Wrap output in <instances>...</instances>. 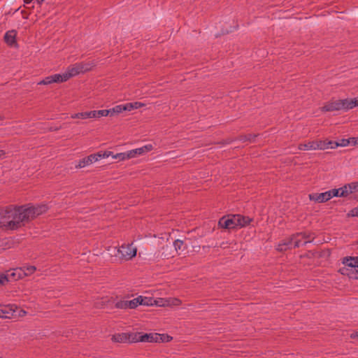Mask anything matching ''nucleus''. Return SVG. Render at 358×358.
I'll list each match as a JSON object with an SVG mask.
<instances>
[{"label": "nucleus", "mask_w": 358, "mask_h": 358, "mask_svg": "<svg viewBox=\"0 0 358 358\" xmlns=\"http://www.w3.org/2000/svg\"><path fill=\"white\" fill-rule=\"evenodd\" d=\"M10 220L7 222V229L17 230L29 222L28 219H24L23 216L27 217L25 206H13L9 205Z\"/></svg>", "instance_id": "obj_1"}, {"label": "nucleus", "mask_w": 358, "mask_h": 358, "mask_svg": "<svg viewBox=\"0 0 358 358\" xmlns=\"http://www.w3.org/2000/svg\"><path fill=\"white\" fill-rule=\"evenodd\" d=\"M357 103L352 99L330 100L321 108L322 112H334L341 110H348L355 107Z\"/></svg>", "instance_id": "obj_2"}, {"label": "nucleus", "mask_w": 358, "mask_h": 358, "mask_svg": "<svg viewBox=\"0 0 358 358\" xmlns=\"http://www.w3.org/2000/svg\"><path fill=\"white\" fill-rule=\"evenodd\" d=\"M342 263L346 266L339 269L342 275H348L352 279H358V256L345 257L343 259Z\"/></svg>", "instance_id": "obj_3"}, {"label": "nucleus", "mask_w": 358, "mask_h": 358, "mask_svg": "<svg viewBox=\"0 0 358 358\" xmlns=\"http://www.w3.org/2000/svg\"><path fill=\"white\" fill-rule=\"evenodd\" d=\"M25 210L27 213V217L23 216L24 219H28L29 222L34 220L38 216L46 213L49 209L46 204H36L35 206H31L30 203L26 204Z\"/></svg>", "instance_id": "obj_4"}, {"label": "nucleus", "mask_w": 358, "mask_h": 358, "mask_svg": "<svg viewBox=\"0 0 358 358\" xmlns=\"http://www.w3.org/2000/svg\"><path fill=\"white\" fill-rule=\"evenodd\" d=\"M301 246V239L296 238L294 234L288 238L282 239L278 243L276 250L279 252H285L292 248Z\"/></svg>", "instance_id": "obj_5"}, {"label": "nucleus", "mask_w": 358, "mask_h": 358, "mask_svg": "<svg viewBox=\"0 0 358 358\" xmlns=\"http://www.w3.org/2000/svg\"><path fill=\"white\" fill-rule=\"evenodd\" d=\"M218 227L228 229V230H234L238 229L237 221H236V214H227L226 215L222 216L218 221Z\"/></svg>", "instance_id": "obj_6"}, {"label": "nucleus", "mask_w": 358, "mask_h": 358, "mask_svg": "<svg viewBox=\"0 0 358 358\" xmlns=\"http://www.w3.org/2000/svg\"><path fill=\"white\" fill-rule=\"evenodd\" d=\"M120 257L125 260H129L136 256L137 248L133 246V243L122 245L117 250Z\"/></svg>", "instance_id": "obj_7"}, {"label": "nucleus", "mask_w": 358, "mask_h": 358, "mask_svg": "<svg viewBox=\"0 0 358 358\" xmlns=\"http://www.w3.org/2000/svg\"><path fill=\"white\" fill-rule=\"evenodd\" d=\"M135 332L118 333L113 336L111 340L115 343H135Z\"/></svg>", "instance_id": "obj_8"}, {"label": "nucleus", "mask_w": 358, "mask_h": 358, "mask_svg": "<svg viewBox=\"0 0 358 358\" xmlns=\"http://www.w3.org/2000/svg\"><path fill=\"white\" fill-rule=\"evenodd\" d=\"M90 64L76 63L72 66H69L67 73L71 78L78 75L80 73H85L90 70Z\"/></svg>", "instance_id": "obj_9"}, {"label": "nucleus", "mask_w": 358, "mask_h": 358, "mask_svg": "<svg viewBox=\"0 0 358 358\" xmlns=\"http://www.w3.org/2000/svg\"><path fill=\"white\" fill-rule=\"evenodd\" d=\"M136 336H135V343L137 342H148V343H157L158 333H143V332H135Z\"/></svg>", "instance_id": "obj_10"}, {"label": "nucleus", "mask_w": 358, "mask_h": 358, "mask_svg": "<svg viewBox=\"0 0 358 358\" xmlns=\"http://www.w3.org/2000/svg\"><path fill=\"white\" fill-rule=\"evenodd\" d=\"M9 206L0 208V229H7V222L10 220V209Z\"/></svg>", "instance_id": "obj_11"}, {"label": "nucleus", "mask_w": 358, "mask_h": 358, "mask_svg": "<svg viewBox=\"0 0 358 358\" xmlns=\"http://www.w3.org/2000/svg\"><path fill=\"white\" fill-rule=\"evenodd\" d=\"M99 155H96L95 153L90 155L81 159L79 160L78 164L76 165V169L83 168L86 166H88L93 162L99 161Z\"/></svg>", "instance_id": "obj_12"}, {"label": "nucleus", "mask_w": 358, "mask_h": 358, "mask_svg": "<svg viewBox=\"0 0 358 358\" xmlns=\"http://www.w3.org/2000/svg\"><path fill=\"white\" fill-rule=\"evenodd\" d=\"M310 201H314L317 203H324L331 199L330 192L327 191L322 193H312L309 194Z\"/></svg>", "instance_id": "obj_13"}, {"label": "nucleus", "mask_w": 358, "mask_h": 358, "mask_svg": "<svg viewBox=\"0 0 358 358\" xmlns=\"http://www.w3.org/2000/svg\"><path fill=\"white\" fill-rule=\"evenodd\" d=\"M138 301L137 299V297L132 300H130V301L120 300L115 303V306L117 308H121V309H127V308L134 309L138 306Z\"/></svg>", "instance_id": "obj_14"}, {"label": "nucleus", "mask_w": 358, "mask_h": 358, "mask_svg": "<svg viewBox=\"0 0 358 358\" xmlns=\"http://www.w3.org/2000/svg\"><path fill=\"white\" fill-rule=\"evenodd\" d=\"M16 36L17 31L15 29L6 31L3 37L5 43L10 47L17 46V43L16 41Z\"/></svg>", "instance_id": "obj_15"}, {"label": "nucleus", "mask_w": 358, "mask_h": 358, "mask_svg": "<svg viewBox=\"0 0 358 358\" xmlns=\"http://www.w3.org/2000/svg\"><path fill=\"white\" fill-rule=\"evenodd\" d=\"M153 149V146L151 144L144 145L141 148L134 149L128 151V156L131 158L136 157L138 155H143Z\"/></svg>", "instance_id": "obj_16"}, {"label": "nucleus", "mask_w": 358, "mask_h": 358, "mask_svg": "<svg viewBox=\"0 0 358 358\" xmlns=\"http://www.w3.org/2000/svg\"><path fill=\"white\" fill-rule=\"evenodd\" d=\"M10 281H16L26 276L22 268H16L13 270L8 271Z\"/></svg>", "instance_id": "obj_17"}, {"label": "nucleus", "mask_w": 358, "mask_h": 358, "mask_svg": "<svg viewBox=\"0 0 358 358\" xmlns=\"http://www.w3.org/2000/svg\"><path fill=\"white\" fill-rule=\"evenodd\" d=\"M294 236L296 238L301 239V245L311 243L315 238L313 234L306 232L296 233Z\"/></svg>", "instance_id": "obj_18"}, {"label": "nucleus", "mask_w": 358, "mask_h": 358, "mask_svg": "<svg viewBox=\"0 0 358 358\" xmlns=\"http://www.w3.org/2000/svg\"><path fill=\"white\" fill-rule=\"evenodd\" d=\"M330 192L331 199L336 196V197H346L348 196V190L347 189V187L343 185L342 187L338 189H332L329 190Z\"/></svg>", "instance_id": "obj_19"}, {"label": "nucleus", "mask_w": 358, "mask_h": 358, "mask_svg": "<svg viewBox=\"0 0 358 358\" xmlns=\"http://www.w3.org/2000/svg\"><path fill=\"white\" fill-rule=\"evenodd\" d=\"M236 215L238 229H241L249 225L252 221V219L250 218L248 216H244L240 214Z\"/></svg>", "instance_id": "obj_20"}, {"label": "nucleus", "mask_w": 358, "mask_h": 358, "mask_svg": "<svg viewBox=\"0 0 358 358\" xmlns=\"http://www.w3.org/2000/svg\"><path fill=\"white\" fill-rule=\"evenodd\" d=\"M53 83H61L67 81L71 78V76H69L67 71L62 74H54L52 75Z\"/></svg>", "instance_id": "obj_21"}, {"label": "nucleus", "mask_w": 358, "mask_h": 358, "mask_svg": "<svg viewBox=\"0 0 358 358\" xmlns=\"http://www.w3.org/2000/svg\"><path fill=\"white\" fill-rule=\"evenodd\" d=\"M137 299L138 301V305H143V306H152L153 302H155V299L152 297H146L143 296H139L137 297Z\"/></svg>", "instance_id": "obj_22"}, {"label": "nucleus", "mask_w": 358, "mask_h": 358, "mask_svg": "<svg viewBox=\"0 0 358 358\" xmlns=\"http://www.w3.org/2000/svg\"><path fill=\"white\" fill-rule=\"evenodd\" d=\"M298 148L300 150H316V143L313 141H309L306 143H300Z\"/></svg>", "instance_id": "obj_23"}, {"label": "nucleus", "mask_w": 358, "mask_h": 358, "mask_svg": "<svg viewBox=\"0 0 358 358\" xmlns=\"http://www.w3.org/2000/svg\"><path fill=\"white\" fill-rule=\"evenodd\" d=\"M173 246L176 252H178V251L184 252L187 248V244L185 243L183 241L179 239H177L173 242Z\"/></svg>", "instance_id": "obj_24"}, {"label": "nucleus", "mask_w": 358, "mask_h": 358, "mask_svg": "<svg viewBox=\"0 0 358 358\" xmlns=\"http://www.w3.org/2000/svg\"><path fill=\"white\" fill-rule=\"evenodd\" d=\"M257 136V134H248L246 135H240L236 139L240 141H242V142H246V141L254 142L255 139Z\"/></svg>", "instance_id": "obj_25"}, {"label": "nucleus", "mask_w": 358, "mask_h": 358, "mask_svg": "<svg viewBox=\"0 0 358 358\" xmlns=\"http://www.w3.org/2000/svg\"><path fill=\"white\" fill-rule=\"evenodd\" d=\"M345 186L347 187V189L348 190V195L358 192V181L345 184Z\"/></svg>", "instance_id": "obj_26"}, {"label": "nucleus", "mask_w": 358, "mask_h": 358, "mask_svg": "<svg viewBox=\"0 0 358 358\" xmlns=\"http://www.w3.org/2000/svg\"><path fill=\"white\" fill-rule=\"evenodd\" d=\"M171 249V247L166 245L162 248V253L161 257L163 259H169V257H173L171 252H169V250Z\"/></svg>", "instance_id": "obj_27"}, {"label": "nucleus", "mask_w": 358, "mask_h": 358, "mask_svg": "<svg viewBox=\"0 0 358 358\" xmlns=\"http://www.w3.org/2000/svg\"><path fill=\"white\" fill-rule=\"evenodd\" d=\"M173 338L167 334H159V336H157V343H168Z\"/></svg>", "instance_id": "obj_28"}, {"label": "nucleus", "mask_w": 358, "mask_h": 358, "mask_svg": "<svg viewBox=\"0 0 358 358\" xmlns=\"http://www.w3.org/2000/svg\"><path fill=\"white\" fill-rule=\"evenodd\" d=\"M110 110L112 116L115 114L121 113L125 111L124 104H120V105L115 106V107H113V108H110Z\"/></svg>", "instance_id": "obj_29"}, {"label": "nucleus", "mask_w": 358, "mask_h": 358, "mask_svg": "<svg viewBox=\"0 0 358 358\" xmlns=\"http://www.w3.org/2000/svg\"><path fill=\"white\" fill-rule=\"evenodd\" d=\"M153 306L163 307L166 306H169V303L168 300H165L162 298H158L155 299V302H153Z\"/></svg>", "instance_id": "obj_30"}, {"label": "nucleus", "mask_w": 358, "mask_h": 358, "mask_svg": "<svg viewBox=\"0 0 358 358\" xmlns=\"http://www.w3.org/2000/svg\"><path fill=\"white\" fill-rule=\"evenodd\" d=\"M113 158L115 159H118V161H122L127 159H131L130 157L128 156V152H120L117 153L116 155H113Z\"/></svg>", "instance_id": "obj_31"}, {"label": "nucleus", "mask_w": 358, "mask_h": 358, "mask_svg": "<svg viewBox=\"0 0 358 358\" xmlns=\"http://www.w3.org/2000/svg\"><path fill=\"white\" fill-rule=\"evenodd\" d=\"M106 116H112L110 109L96 110V117H106Z\"/></svg>", "instance_id": "obj_32"}, {"label": "nucleus", "mask_w": 358, "mask_h": 358, "mask_svg": "<svg viewBox=\"0 0 358 358\" xmlns=\"http://www.w3.org/2000/svg\"><path fill=\"white\" fill-rule=\"evenodd\" d=\"M316 150H325L328 148L327 141H315Z\"/></svg>", "instance_id": "obj_33"}, {"label": "nucleus", "mask_w": 358, "mask_h": 358, "mask_svg": "<svg viewBox=\"0 0 358 358\" xmlns=\"http://www.w3.org/2000/svg\"><path fill=\"white\" fill-rule=\"evenodd\" d=\"M95 154L99 155V160L102 159V158L108 157L109 156H112L113 157V152L107 151V150H106V151H100V152H96Z\"/></svg>", "instance_id": "obj_34"}, {"label": "nucleus", "mask_w": 358, "mask_h": 358, "mask_svg": "<svg viewBox=\"0 0 358 358\" xmlns=\"http://www.w3.org/2000/svg\"><path fill=\"white\" fill-rule=\"evenodd\" d=\"M9 275L8 273H1L0 274V285H4L6 282H9Z\"/></svg>", "instance_id": "obj_35"}, {"label": "nucleus", "mask_w": 358, "mask_h": 358, "mask_svg": "<svg viewBox=\"0 0 358 358\" xmlns=\"http://www.w3.org/2000/svg\"><path fill=\"white\" fill-rule=\"evenodd\" d=\"M24 272L26 273V276H28L32 274L36 271V267L34 266H29L27 267H23Z\"/></svg>", "instance_id": "obj_36"}, {"label": "nucleus", "mask_w": 358, "mask_h": 358, "mask_svg": "<svg viewBox=\"0 0 358 358\" xmlns=\"http://www.w3.org/2000/svg\"><path fill=\"white\" fill-rule=\"evenodd\" d=\"M347 217H358V206L354 208H352L351 210H350L347 213Z\"/></svg>", "instance_id": "obj_37"}, {"label": "nucleus", "mask_w": 358, "mask_h": 358, "mask_svg": "<svg viewBox=\"0 0 358 358\" xmlns=\"http://www.w3.org/2000/svg\"><path fill=\"white\" fill-rule=\"evenodd\" d=\"M71 118L87 119L85 112L75 113L71 115Z\"/></svg>", "instance_id": "obj_38"}, {"label": "nucleus", "mask_w": 358, "mask_h": 358, "mask_svg": "<svg viewBox=\"0 0 358 358\" xmlns=\"http://www.w3.org/2000/svg\"><path fill=\"white\" fill-rule=\"evenodd\" d=\"M338 146L345 147L350 144V139L349 138H343L339 142H338Z\"/></svg>", "instance_id": "obj_39"}, {"label": "nucleus", "mask_w": 358, "mask_h": 358, "mask_svg": "<svg viewBox=\"0 0 358 358\" xmlns=\"http://www.w3.org/2000/svg\"><path fill=\"white\" fill-rule=\"evenodd\" d=\"M87 118H94L96 117V110H91L85 112Z\"/></svg>", "instance_id": "obj_40"}, {"label": "nucleus", "mask_w": 358, "mask_h": 358, "mask_svg": "<svg viewBox=\"0 0 358 358\" xmlns=\"http://www.w3.org/2000/svg\"><path fill=\"white\" fill-rule=\"evenodd\" d=\"M327 145H328V148H335L338 147V144L337 141H327Z\"/></svg>", "instance_id": "obj_41"}, {"label": "nucleus", "mask_w": 358, "mask_h": 358, "mask_svg": "<svg viewBox=\"0 0 358 358\" xmlns=\"http://www.w3.org/2000/svg\"><path fill=\"white\" fill-rule=\"evenodd\" d=\"M125 111H131L134 110V106L131 102L127 103L124 104Z\"/></svg>", "instance_id": "obj_42"}, {"label": "nucleus", "mask_w": 358, "mask_h": 358, "mask_svg": "<svg viewBox=\"0 0 358 358\" xmlns=\"http://www.w3.org/2000/svg\"><path fill=\"white\" fill-rule=\"evenodd\" d=\"M131 103H133V106H134V110L140 108L141 107H143L145 106V103L138 102V101H135V102H131Z\"/></svg>", "instance_id": "obj_43"}, {"label": "nucleus", "mask_w": 358, "mask_h": 358, "mask_svg": "<svg viewBox=\"0 0 358 358\" xmlns=\"http://www.w3.org/2000/svg\"><path fill=\"white\" fill-rule=\"evenodd\" d=\"M235 140H236V139L229 138L223 140L222 141L220 142L219 143L223 144V145L229 144V143H232L233 141H234Z\"/></svg>", "instance_id": "obj_44"}, {"label": "nucleus", "mask_w": 358, "mask_h": 358, "mask_svg": "<svg viewBox=\"0 0 358 358\" xmlns=\"http://www.w3.org/2000/svg\"><path fill=\"white\" fill-rule=\"evenodd\" d=\"M44 80H45V83L46 85L53 83V80H52V76L45 77L44 78Z\"/></svg>", "instance_id": "obj_45"}, {"label": "nucleus", "mask_w": 358, "mask_h": 358, "mask_svg": "<svg viewBox=\"0 0 358 358\" xmlns=\"http://www.w3.org/2000/svg\"><path fill=\"white\" fill-rule=\"evenodd\" d=\"M66 125V123H64V124H63V126H59V127H51L50 128V131H58V130H59L61 128L64 127Z\"/></svg>", "instance_id": "obj_46"}, {"label": "nucleus", "mask_w": 358, "mask_h": 358, "mask_svg": "<svg viewBox=\"0 0 358 358\" xmlns=\"http://www.w3.org/2000/svg\"><path fill=\"white\" fill-rule=\"evenodd\" d=\"M349 139H350V144H352L354 145H357V138L355 137H352V138H349Z\"/></svg>", "instance_id": "obj_47"}, {"label": "nucleus", "mask_w": 358, "mask_h": 358, "mask_svg": "<svg viewBox=\"0 0 358 358\" xmlns=\"http://www.w3.org/2000/svg\"><path fill=\"white\" fill-rule=\"evenodd\" d=\"M181 303L180 300L178 299H173V305H179Z\"/></svg>", "instance_id": "obj_48"}, {"label": "nucleus", "mask_w": 358, "mask_h": 358, "mask_svg": "<svg viewBox=\"0 0 358 358\" xmlns=\"http://www.w3.org/2000/svg\"><path fill=\"white\" fill-rule=\"evenodd\" d=\"M350 337L352 338H357L358 339V331L355 332V333H353V334H352Z\"/></svg>", "instance_id": "obj_49"}, {"label": "nucleus", "mask_w": 358, "mask_h": 358, "mask_svg": "<svg viewBox=\"0 0 358 358\" xmlns=\"http://www.w3.org/2000/svg\"><path fill=\"white\" fill-rule=\"evenodd\" d=\"M6 155V152L3 150H0V158H3Z\"/></svg>", "instance_id": "obj_50"}, {"label": "nucleus", "mask_w": 358, "mask_h": 358, "mask_svg": "<svg viewBox=\"0 0 358 358\" xmlns=\"http://www.w3.org/2000/svg\"><path fill=\"white\" fill-rule=\"evenodd\" d=\"M0 312H1V315H8V314H9V313H10L8 310H2V309H1V310H0Z\"/></svg>", "instance_id": "obj_51"}, {"label": "nucleus", "mask_w": 358, "mask_h": 358, "mask_svg": "<svg viewBox=\"0 0 358 358\" xmlns=\"http://www.w3.org/2000/svg\"><path fill=\"white\" fill-rule=\"evenodd\" d=\"M352 101H355V103H357L355 105V106H358V97L352 99Z\"/></svg>", "instance_id": "obj_52"}, {"label": "nucleus", "mask_w": 358, "mask_h": 358, "mask_svg": "<svg viewBox=\"0 0 358 358\" xmlns=\"http://www.w3.org/2000/svg\"><path fill=\"white\" fill-rule=\"evenodd\" d=\"M34 0H24V3L26 4H29L31 3Z\"/></svg>", "instance_id": "obj_53"}, {"label": "nucleus", "mask_w": 358, "mask_h": 358, "mask_svg": "<svg viewBox=\"0 0 358 358\" xmlns=\"http://www.w3.org/2000/svg\"><path fill=\"white\" fill-rule=\"evenodd\" d=\"M38 85H45V80H44V79H43L42 80H41V81L38 83Z\"/></svg>", "instance_id": "obj_54"}, {"label": "nucleus", "mask_w": 358, "mask_h": 358, "mask_svg": "<svg viewBox=\"0 0 358 358\" xmlns=\"http://www.w3.org/2000/svg\"><path fill=\"white\" fill-rule=\"evenodd\" d=\"M37 3L41 4L43 2H44L45 0H36Z\"/></svg>", "instance_id": "obj_55"}, {"label": "nucleus", "mask_w": 358, "mask_h": 358, "mask_svg": "<svg viewBox=\"0 0 358 358\" xmlns=\"http://www.w3.org/2000/svg\"><path fill=\"white\" fill-rule=\"evenodd\" d=\"M22 311V314H25L26 312L24 310H21Z\"/></svg>", "instance_id": "obj_56"}, {"label": "nucleus", "mask_w": 358, "mask_h": 358, "mask_svg": "<svg viewBox=\"0 0 358 358\" xmlns=\"http://www.w3.org/2000/svg\"><path fill=\"white\" fill-rule=\"evenodd\" d=\"M22 311V314H25L26 312L24 310H21Z\"/></svg>", "instance_id": "obj_57"}, {"label": "nucleus", "mask_w": 358, "mask_h": 358, "mask_svg": "<svg viewBox=\"0 0 358 358\" xmlns=\"http://www.w3.org/2000/svg\"><path fill=\"white\" fill-rule=\"evenodd\" d=\"M357 145H358V138H357Z\"/></svg>", "instance_id": "obj_58"}, {"label": "nucleus", "mask_w": 358, "mask_h": 358, "mask_svg": "<svg viewBox=\"0 0 358 358\" xmlns=\"http://www.w3.org/2000/svg\"><path fill=\"white\" fill-rule=\"evenodd\" d=\"M0 358H3V357H0Z\"/></svg>", "instance_id": "obj_59"}, {"label": "nucleus", "mask_w": 358, "mask_h": 358, "mask_svg": "<svg viewBox=\"0 0 358 358\" xmlns=\"http://www.w3.org/2000/svg\"><path fill=\"white\" fill-rule=\"evenodd\" d=\"M357 270H358V268H357Z\"/></svg>", "instance_id": "obj_60"}]
</instances>
